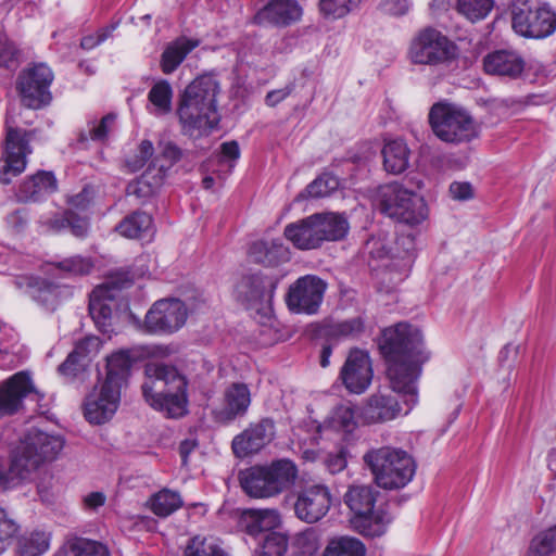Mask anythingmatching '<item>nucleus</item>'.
<instances>
[{"label":"nucleus","mask_w":556,"mask_h":556,"mask_svg":"<svg viewBox=\"0 0 556 556\" xmlns=\"http://www.w3.org/2000/svg\"><path fill=\"white\" fill-rule=\"evenodd\" d=\"M379 349L387 361V375L391 388L415 395V380L429 353L424 345L421 331L407 323H399L382 330Z\"/></svg>","instance_id":"1"},{"label":"nucleus","mask_w":556,"mask_h":556,"mask_svg":"<svg viewBox=\"0 0 556 556\" xmlns=\"http://www.w3.org/2000/svg\"><path fill=\"white\" fill-rule=\"evenodd\" d=\"M219 90L218 81L211 75L199 76L187 86L177 110L184 134L198 138L217 127Z\"/></svg>","instance_id":"2"},{"label":"nucleus","mask_w":556,"mask_h":556,"mask_svg":"<svg viewBox=\"0 0 556 556\" xmlns=\"http://www.w3.org/2000/svg\"><path fill=\"white\" fill-rule=\"evenodd\" d=\"M187 387L186 376L175 366L161 362L144 365L142 395L153 409L166 417L179 418L187 413Z\"/></svg>","instance_id":"3"},{"label":"nucleus","mask_w":556,"mask_h":556,"mask_svg":"<svg viewBox=\"0 0 556 556\" xmlns=\"http://www.w3.org/2000/svg\"><path fill=\"white\" fill-rule=\"evenodd\" d=\"M363 462L375 483L384 490H397L407 485L417 467L408 452L390 445L368 450L363 455Z\"/></svg>","instance_id":"4"},{"label":"nucleus","mask_w":556,"mask_h":556,"mask_svg":"<svg viewBox=\"0 0 556 556\" xmlns=\"http://www.w3.org/2000/svg\"><path fill=\"white\" fill-rule=\"evenodd\" d=\"M429 123L433 134L447 143L468 142L478 135L469 113L448 102H438L431 106Z\"/></svg>","instance_id":"5"},{"label":"nucleus","mask_w":556,"mask_h":556,"mask_svg":"<svg viewBox=\"0 0 556 556\" xmlns=\"http://www.w3.org/2000/svg\"><path fill=\"white\" fill-rule=\"evenodd\" d=\"M377 492L370 485H352L344 495V502L355 514L351 522L365 536L384 534L390 517L381 509L374 510Z\"/></svg>","instance_id":"6"},{"label":"nucleus","mask_w":556,"mask_h":556,"mask_svg":"<svg viewBox=\"0 0 556 556\" xmlns=\"http://www.w3.org/2000/svg\"><path fill=\"white\" fill-rule=\"evenodd\" d=\"M457 46L433 27L419 30L410 40L407 58L416 65L441 66L456 60Z\"/></svg>","instance_id":"7"},{"label":"nucleus","mask_w":556,"mask_h":556,"mask_svg":"<svg viewBox=\"0 0 556 556\" xmlns=\"http://www.w3.org/2000/svg\"><path fill=\"white\" fill-rule=\"evenodd\" d=\"M379 205L387 216L409 225L420 224L428 214L424 199L399 184H390L380 189Z\"/></svg>","instance_id":"8"},{"label":"nucleus","mask_w":556,"mask_h":556,"mask_svg":"<svg viewBox=\"0 0 556 556\" xmlns=\"http://www.w3.org/2000/svg\"><path fill=\"white\" fill-rule=\"evenodd\" d=\"M513 28L523 37L545 38L556 30V13L536 0H516L513 4Z\"/></svg>","instance_id":"9"},{"label":"nucleus","mask_w":556,"mask_h":556,"mask_svg":"<svg viewBox=\"0 0 556 556\" xmlns=\"http://www.w3.org/2000/svg\"><path fill=\"white\" fill-rule=\"evenodd\" d=\"M5 139L0 159V181L9 185L12 178L23 173L27 164V155L31 153L29 146L31 132L14 127L9 118L5 122Z\"/></svg>","instance_id":"10"},{"label":"nucleus","mask_w":556,"mask_h":556,"mask_svg":"<svg viewBox=\"0 0 556 556\" xmlns=\"http://www.w3.org/2000/svg\"><path fill=\"white\" fill-rule=\"evenodd\" d=\"M188 318V308L179 299L156 301L147 312L140 329L150 334H173L181 329Z\"/></svg>","instance_id":"11"},{"label":"nucleus","mask_w":556,"mask_h":556,"mask_svg":"<svg viewBox=\"0 0 556 556\" xmlns=\"http://www.w3.org/2000/svg\"><path fill=\"white\" fill-rule=\"evenodd\" d=\"M53 77L51 68L43 63L22 71L17 77L16 89L23 105L38 110L49 104Z\"/></svg>","instance_id":"12"},{"label":"nucleus","mask_w":556,"mask_h":556,"mask_svg":"<svg viewBox=\"0 0 556 556\" xmlns=\"http://www.w3.org/2000/svg\"><path fill=\"white\" fill-rule=\"evenodd\" d=\"M326 290V281L318 276L300 277L289 287L286 298L288 308L296 314L314 315L323 303Z\"/></svg>","instance_id":"13"},{"label":"nucleus","mask_w":556,"mask_h":556,"mask_svg":"<svg viewBox=\"0 0 556 556\" xmlns=\"http://www.w3.org/2000/svg\"><path fill=\"white\" fill-rule=\"evenodd\" d=\"M368 244L372 245L370 250L371 256L383 262L376 271L379 289L384 292H391L407 277L413 263V255L407 249L399 257L388 256V252L381 241L372 240Z\"/></svg>","instance_id":"14"},{"label":"nucleus","mask_w":556,"mask_h":556,"mask_svg":"<svg viewBox=\"0 0 556 556\" xmlns=\"http://www.w3.org/2000/svg\"><path fill=\"white\" fill-rule=\"evenodd\" d=\"M332 504L331 493L325 484H312L301 489L294 503L295 516L307 523L323 519Z\"/></svg>","instance_id":"15"},{"label":"nucleus","mask_w":556,"mask_h":556,"mask_svg":"<svg viewBox=\"0 0 556 556\" xmlns=\"http://www.w3.org/2000/svg\"><path fill=\"white\" fill-rule=\"evenodd\" d=\"M278 282V277L262 273L244 276L237 285V298L248 308H263L270 305Z\"/></svg>","instance_id":"16"},{"label":"nucleus","mask_w":556,"mask_h":556,"mask_svg":"<svg viewBox=\"0 0 556 556\" xmlns=\"http://www.w3.org/2000/svg\"><path fill=\"white\" fill-rule=\"evenodd\" d=\"M121 392L116 388L99 383L87 394L84 402V416L93 425L109 421L116 413Z\"/></svg>","instance_id":"17"},{"label":"nucleus","mask_w":556,"mask_h":556,"mask_svg":"<svg viewBox=\"0 0 556 556\" xmlns=\"http://www.w3.org/2000/svg\"><path fill=\"white\" fill-rule=\"evenodd\" d=\"M275 438V422L269 418H263L252 422L231 442V448L237 457L244 458L258 453Z\"/></svg>","instance_id":"18"},{"label":"nucleus","mask_w":556,"mask_h":556,"mask_svg":"<svg viewBox=\"0 0 556 556\" xmlns=\"http://www.w3.org/2000/svg\"><path fill=\"white\" fill-rule=\"evenodd\" d=\"M340 378L350 392L363 393L372 380V368L368 354L361 350L351 351L341 368Z\"/></svg>","instance_id":"19"},{"label":"nucleus","mask_w":556,"mask_h":556,"mask_svg":"<svg viewBox=\"0 0 556 556\" xmlns=\"http://www.w3.org/2000/svg\"><path fill=\"white\" fill-rule=\"evenodd\" d=\"M118 294L119 289L110 283L98 286L90 294L89 313L102 333L109 334L113 331L112 315Z\"/></svg>","instance_id":"20"},{"label":"nucleus","mask_w":556,"mask_h":556,"mask_svg":"<svg viewBox=\"0 0 556 556\" xmlns=\"http://www.w3.org/2000/svg\"><path fill=\"white\" fill-rule=\"evenodd\" d=\"M30 377L20 371L0 383V418L17 413L24 399L33 392Z\"/></svg>","instance_id":"21"},{"label":"nucleus","mask_w":556,"mask_h":556,"mask_svg":"<svg viewBox=\"0 0 556 556\" xmlns=\"http://www.w3.org/2000/svg\"><path fill=\"white\" fill-rule=\"evenodd\" d=\"M302 8L296 0H270L254 16L260 25L287 26L300 20Z\"/></svg>","instance_id":"22"},{"label":"nucleus","mask_w":556,"mask_h":556,"mask_svg":"<svg viewBox=\"0 0 556 556\" xmlns=\"http://www.w3.org/2000/svg\"><path fill=\"white\" fill-rule=\"evenodd\" d=\"M251 404V393L247 384L232 383L224 392L223 406L215 410V418L219 422L228 424L245 415Z\"/></svg>","instance_id":"23"},{"label":"nucleus","mask_w":556,"mask_h":556,"mask_svg":"<svg viewBox=\"0 0 556 556\" xmlns=\"http://www.w3.org/2000/svg\"><path fill=\"white\" fill-rule=\"evenodd\" d=\"M401 413L397 400L390 392L378 391L372 394L361 409V418L365 424L386 422Z\"/></svg>","instance_id":"24"},{"label":"nucleus","mask_w":556,"mask_h":556,"mask_svg":"<svg viewBox=\"0 0 556 556\" xmlns=\"http://www.w3.org/2000/svg\"><path fill=\"white\" fill-rule=\"evenodd\" d=\"M525 65V60L511 50H496L483 58L485 73L511 79L522 74Z\"/></svg>","instance_id":"25"},{"label":"nucleus","mask_w":556,"mask_h":556,"mask_svg":"<svg viewBox=\"0 0 556 556\" xmlns=\"http://www.w3.org/2000/svg\"><path fill=\"white\" fill-rule=\"evenodd\" d=\"M41 464L54 460L64 447L61 435L30 430L22 442Z\"/></svg>","instance_id":"26"},{"label":"nucleus","mask_w":556,"mask_h":556,"mask_svg":"<svg viewBox=\"0 0 556 556\" xmlns=\"http://www.w3.org/2000/svg\"><path fill=\"white\" fill-rule=\"evenodd\" d=\"M58 189V180L52 172L38 170L27 177L18 187L17 200L37 202L52 194Z\"/></svg>","instance_id":"27"},{"label":"nucleus","mask_w":556,"mask_h":556,"mask_svg":"<svg viewBox=\"0 0 556 556\" xmlns=\"http://www.w3.org/2000/svg\"><path fill=\"white\" fill-rule=\"evenodd\" d=\"M313 215L285 227V237L299 250H314L321 245V238Z\"/></svg>","instance_id":"28"},{"label":"nucleus","mask_w":556,"mask_h":556,"mask_svg":"<svg viewBox=\"0 0 556 556\" xmlns=\"http://www.w3.org/2000/svg\"><path fill=\"white\" fill-rule=\"evenodd\" d=\"M136 357L131 350H119L112 353L106 358V375L101 383L116 388L121 392L129 377Z\"/></svg>","instance_id":"29"},{"label":"nucleus","mask_w":556,"mask_h":556,"mask_svg":"<svg viewBox=\"0 0 556 556\" xmlns=\"http://www.w3.org/2000/svg\"><path fill=\"white\" fill-rule=\"evenodd\" d=\"M263 469H265L268 484L271 485L275 496L291 488L298 479V468L295 464L287 458L264 465Z\"/></svg>","instance_id":"30"},{"label":"nucleus","mask_w":556,"mask_h":556,"mask_svg":"<svg viewBox=\"0 0 556 556\" xmlns=\"http://www.w3.org/2000/svg\"><path fill=\"white\" fill-rule=\"evenodd\" d=\"M245 532L257 536L270 531L280 525V515L276 509H247L242 515Z\"/></svg>","instance_id":"31"},{"label":"nucleus","mask_w":556,"mask_h":556,"mask_svg":"<svg viewBox=\"0 0 556 556\" xmlns=\"http://www.w3.org/2000/svg\"><path fill=\"white\" fill-rule=\"evenodd\" d=\"M239 480L243 491L252 497L268 498L275 496L271 485L268 484L265 469L261 465L241 471Z\"/></svg>","instance_id":"32"},{"label":"nucleus","mask_w":556,"mask_h":556,"mask_svg":"<svg viewBox=\"0 0 556 556\" xmlns=\"http://www.w3.org/2000/svg\"><path fill=\"white\" fill-rule=\"evenodd\" d=\"M381 153L383 167L388 173L399 175L408 168L410 150L404 140L387 141Z\"/></svg>","instance_id":"33"},{"label":"nucleus","mask_w":556,"mask_h":556,"mask_svg":"<svg viewBox=\"0 0 556 556\" xmlns=\"http://www.w3.org/2000/svg\"><path fill=\"white\" fill-rule=\"evenodd\" d=\"M199 45L198 40L178 38L167 46L162 53L161 68L164 74L173 73L186 59V56Z\"/></svg>","instance_id":"34"},{"label":"nucleus","mask_w":556,"mask_h":556,"mask_svg":"<svg viewBox=\"0 0 556 556\" xmlns=\"http://www.w3.org/2000/svg\"><path fill=\"white\" fill-rule=\"evenodd\" d=\"M321 242L337 241L342 239L349 229L348 220L336 213H317L313 214Z\"/></svg>","instance_id":"35"},{"label":"nucleus","mask_w":556,"mask_h":556,"mask_svg":"<svg viewBox=\"0 0 556 556\" xmlns=\"http://www.w3.org/2000/svg\"><path fill=\"white\" fill-rule=\"evenodd\" d=\"M42 464L22 443L9 468L8 478L12 481L29 480Z\"/></svg>","instance_id":"36"},{"label":"nucleus","mask_w":556,"mask_h":556,"mask_svg":"<svg viewBox=\"0 0 556 556\" xmlns=\"http://www.w3.org/2000/svg\"><path fill=\"white\" fill-rule=\"evenodd\" d=\"M52 534L42 529H35L18 541L21 556H41L50 548Z\"/></svg>","instance_id":"37"},{"label":"nucleus","mask_w":556,"mask_h":556,"mask_svg":"<svg viewBox=\"0 0 556 556\" xmlns=\"http://www.w3.org/2000/svg\"><path fill=\"white\" fill-rule=\"evenodd\" d=\"M365 320L356 316L341 321H327L324 325V334L330 339L355 338L364 332Z\"/></svg>","instance_id":"38"},{"label":"nucleus","mask_w":556,"mask_h":556,"mask_svg":"<svg viewBox=\"0 0 556 556\" xmlns=\"http://www.w3.org/2000/svg\"><path fill=\"white\" fill-rule=\"evenodd\" d=\"M152 224L153 219L149 214L137 211L126 216L115 229L123 237L134 239L147 232L152 227Z\"/></svg>","instance_id":"39"},{"label":"nucleus","mask_w":556,"mask_h":556,"mask_svg":"<svg viewBox=\"0 0 556 556\" xmlns=\"http://www.w3.org/2000/svg\"><path fill=\"white\" fill-rule=\"evenodd\" d=\"M148 100L153 106L151 112L154 115L170 113L173 109V88L170 84L165 79L157 80L150 89Z\"/></svg>","instance_id":"40"},{"label":"nucleus","mask_w":556,"mask_h":556,"mask_svg":"<svg viewBox=\"0 0 556 556\" xmlns=\"http://www.w3.org/2000/svg\"><path fill=\"white\" fill-rule=\"evenodd\" d=\"M364 544L352 536L333 538L328 542L323 556H365Z\"/></svg>","instance_id":"41"},{"label":"nucleus","mask_w":556,"mask_h":556,"mask_svg":"<svg viewBox=\"0 0 556 556\" xmlns=\"http://www.w3.org/2000/svg\"><path fill=\"white\" fill-rule=\"evenodd\" d=\"M182 505L177 492L164 489L150 498V508L159 517H167Z\"/></svg>","instance_id":"42"},{"label":"nucleus","mask_w":556,"mask_h":556,"mask_svg":"<svg viewBox=\"0 0 556 556\" xmlns=\"http://www.w3.org/2000/svg\"><path fill=\"white\" fill-rule=\"evenodd\" d=\"M65 556H110V552L101 542L75 538L67 542Z\"/></svg>","instance_id":"43"},{"label":"nucleus","mask_w":556,"mask_h":556,"mask_svg":"<svg viewBox=\"0 0 556 556\" xmlns=\"http://www.w3.org/2000/svg\"><path fill=\"white\" fill-rule=\"evenodd\" d=\"M185 556H229L213 536L195 535L189 540Z\"/></svg>","instance_id":"44"},{"label":"nucleus","mask_w":556,"mask_h":556,"mask_svg":"<svg viewBox=\"0 0 556 556\" xmlns=\"http://www.w3.org/2000/svg\"><path fill=\"white\" fill-rule=\"evenodd\" d=\"M493 0H457V11L471 22L485 18L493 8Z\"/></svg>","instance_id":"45"},{"label":"nucleus","mask_w":556,"mask_h":556,"mask_svg":"<svg viewBox=\"0 0 556 556\" xmlns=\"http://www.w3.org/2000/svg\"><path fill=\"white\" fill-rule=\"evenodd\" d=\"M362 0H319L320 12L331 18H341L355 11Z\"/></svg>","instance_id":"46"},{"label":"nucleus","mask_w":556,"mask_h":556,"mask_svg":"<svg viewBox=\"0 0 556 556\" xmlns=\"http://www.w3.org/2000/svg\"><path fill=\"white\" fill-rule=\"evenodd\" d=\"M66 227L71 229L74 236L83 238L88 231V220L85 217L78 216L72 210H68L61 219L51 222V228L54 230H61Z\"/></svg>","instance_id":"47"},{"label":"nucleus","mask_w":556,"mask_h":556,"mask_svg":"<svg viewBox=\"0 0 556 556\" xmlns=\"http://www.w3.org/2000/svg\"><path fill=\"white\" fill-rule=\"evenodd\" d=\"M116 115L115 114H106L103 116L100 122H92L88 125V136L80 134V141H86L91 139L93 141H104L109 132L112 130L115 124Z\"/></svg>","instance_id":"48"},{"label":"nucleus","mask_w":556,"mask_h":556,"mask_svg":"<svg viewBox=\"0 0 556 556\" xmlns=\"http://www.w3.org/2000/svg\"><path fill=\"white\" fill-rule=\"evenodd\" d=\"M288 547V538L278 532L265 535L261 546L260 556H283Z\"/></svg>","instance_id":"49"},{"label":"nucleus","mask_w":556,"mask_h":556,"mask_svg":"<svg viewBox=\"0 0 556 556\" xmlns=\"http://www.w3.org/2000/svg\"><path fill=\"white\" fill-rule=\"evenodd\" d=\"M339 181L334 176L323 175L312 181L305 189V193L309 198H324L337 190Z\"/></svg>","instance_id":"50"},{"label":"nucleus","mask_w":556,"mask_h":556,"mask_svg":"<svg viewBox=\"0 0 556 556\" xmlns=\"http://www.w3.org/2000/svg\"><path fill=\"white\" fill-rule=\"evenodd\" d=\"M31 295L47 309H54L59 291L56 286L47 282L46 280H41L40 282H37V286L33 289Z\"/></svg>","instance_id":"51"},{"label":"nucleus","mask_w":556,"mask_h":556,"mask_svg":"<svg viewBox=\"0 0 556 556\" xmlns=\"http://www.w3.org/2000/svg\"><path fill=\"white\" fill-rule=\"evenodd\" d=\"M556 547V528L538 535L531 543V556H548Z\"/></svg>","instance_id":"52"},{"label":"nucleus","mask_w":556,"mask_h":556,"mask_svg":"<svg viewBox=\"0 0 556 556\" xmlns=\"http://www.w3.org/2000/svg\"><path fill=\"white\" fill-rule=\"evenodd\" d=\"M55 267L68 275H88L93 268V263L90 258L73 256L58 263Z\"/></svg>","instance_id":"53"},{"label":"nucleus","mask_w":556,"mask_h":556,"mask_svg":"<svg viewBox=\"0 0 556 556\" xmlns=\"http://www.w3.org/2000/svg\"><path fill=\"white\" fill-rule=\"evenodd\" d=\"M18 531L16 522L0 507V555L7 549L11 540Z\"/></svg>","instance_id":"54"},{"label":"nucleus","mask_w":556,"mask_h":556,"mask_svg":"<svg viewBox=\"0 0 556 556\" xmlns=\"http://www.w3.org/2000/svg\"><path fill=\"white\" fill-rule=\"evenodd\" d=\"M153 152L154 149L151 141H141V143L138 147L137 153L126 161L127 167L134 173L138 172L150 160V157L153 155Z\"/></svg>","instance_id":"55"},{"label":"nucleus","mask_w":556,"mask_h":556,"mask_svg":"<svg viewBox=\"0 0 556 556\" xmlns=\"http://www.w3.org/2000/svg\"><path fill=\"white\" fill-rule=\"evenodd\" d=\"M240 156V148L237 141L231 140L222 143L220 152L218 154V162L225 164L228 170L235 167L236 161Z\"/></svg>","instance_id":"56"},{"label":"nucleus","mask_w":556,"mask_h":556,"mask_svg":"<svg viewBox=\"0 0 556 556\" xmlns=\"http://www.w3.org/2000/svg\"><path fill=\"white\" fill-rule=\"evenodd\" d=\"M85 359L71 352L66 359L59 366L61 375L66 377H75L85 368Z\"/></svg>","instance_id":"57"},{"label":"nucleus","mask_w":556,"mask_h":556,"mask_svg":"<svg viewBox=\"0 0 556 556\" xmlns=\"http://www.w3.org/2000/svg\"><path fill=\"white\" fill-rule=\"evenodd\" d=\"M324 464L330 473L336 475L341 472L348 465L346 452L344 450H339L328 453L324 459Z\"/></svg>","instance_id":"58"},{"label":"nucleus","mask_w":556,"mask_h":556,"mask_svg":"<svg viewBox=\"0 0 556 556\" xmlns=\"http://www.w3.org/2000/svg\"><path fill=\"white\" fill-rule=\"evenodd\" d=\"M354 419L355 410L349 405H341L334 410L333 420L344 430L350 431L354 427Z\"/></svg>","instance_id":"59"},{"label":"nucleus","mask_w":556,"mask_h":556,"mask_svg":"<svg viewBox=\"0 0 556 556\" xmlns=\"http://www.w3.org/2000/svg\"><path fill=\"white\" fill-rule=\"evenodd\" d=\"M17 63V49L4 39H0V67H10Z\"/></svg>","instance_id":"60"},{"label":"nucleus","mask_w":556,"mask_h":556,"mask_svg":"<svg viewBox=\"0 0 556 556\" xmlns=\"http://www.w3.org/2000/svg\"><path fill=\"white\" fill-rule=\"evenodd\" d=\"M450 193L454 200L465 201L473 197L472 186L469 182L454 181L450 186Z\"/></svg>","instance_id":"61"},{"label":"nucleus","mask_w":556,"mask_h":556,"mask_svg":"<svg viewBox=\"0 0 556 556\" xmlns=\"http://www.w3.org/2000/svg\"><path fill=\"white\" fill-rule=\"evenodd\" d=\"M99 348V339L96 337H87L83 340H80L73 352L80 356L83 359H86V357L93 351H97Z\"/></svg>","instance_id":"62"},{"label":"nucleus","mask_w":556,"mask_h":556,"mask_svg":"<svg viewBox=\"0 0 556 556\" xmlns=\"http://www.w3.org/2000/svg\"><path fill=\"white\" fill-rule=\"evenodd\" d=\"M293 91V85L289 84L280 89L269 91L265 97L266 105L274 108L287 99Z\"/></svg>","instance_id":"63"},{"label":"nucleus","mask_w":556,"mask_h":556,"mask_svg":"<svg viewBox=\"0 0 556 556\" xmlns=\"http://www.w3.org/2000/svg\"><path fill=\"white\" fill-rule=\"evenodd\" d=\"M382 8L388 14L400 16L408 11L409 3L408 0H383Z\"/></svg>","instance_id":"64"}]
</instances>
